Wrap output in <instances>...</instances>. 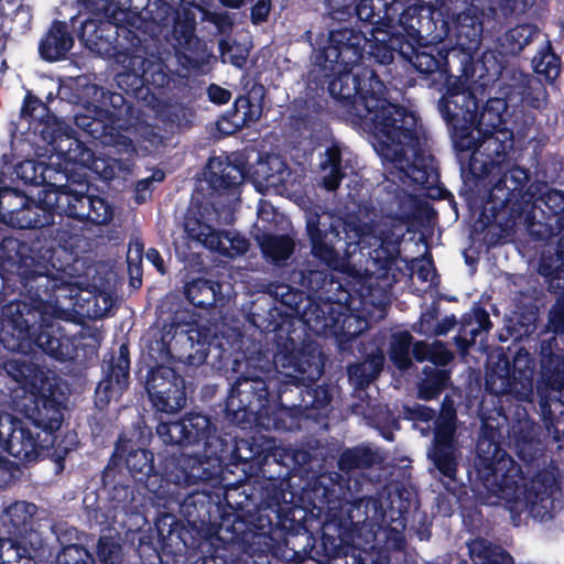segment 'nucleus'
Listing matches in <instances>:
<instances>
[{"label":"nucleus","instance_id":"54","mask_svg":"<svg viewBox=\"0 0 564 564\" xmlns=\"http://www.w3.org/2000/svg\"><path fill=\"white\" fill-rule=\"evenodd\" d=\"M219 1L228 7L239 8L245 3L246 0H219Z\"/></svg>","mask_w":564,"mask_h":564},{"label":"nucleus","instance_id":"32","mask_svg":"<svg viewBox=\"0 0 564 564\" xmlns=\"http://www.w3.org/2000/svg\"><path fill=\"white\" fill-rule=\"evenodd\" d=\"M188 444L197 443L207 437L210 422L208 417L200 414H192L184 419Z\"/></svg>","mask_w":564,"mask_h":564},{"label":"nucleus","instance_id":"22","mask_svg":"<svg viewBox=\"0 0 564 564\" xmlns=\"http://www.w3.org/2000/svg\"><path fill=\"white\" fill-rule=\"evenodd\" d=\"M383 361L382 350L378 349L376 352H371L364 362L351 366L349 377L359 386L368 383L380 372Z\"/></svg>","mask_w":564,"mask_h":564},{"label":"nucleus","instance_id":"23","mask_svg":"<svg viewBox=\"0 0 564 564\" xmlns=\"http://www.w3.org/2000/svg\"><path fill=\"white\" fill-rule=\"evenodd\" d=\"M535 29L531 24L518 25L509 30L501 39V47L506 54H517L533 39Z\"/></svg>","mask_w":564,"mask_h":564},{"label":"nucleus","instance_id":"38","mask_svg":"<svg viewBox=\"0 0 564 564\" xmlns=\"http://www.w3.org/2000/svg\"><path fill=\"white\" fill-rule=\"evenodd\" d=\"M151 454L144 449L132 451L127 457V466L132 471L143 473L151 469Z\"/></svg>","mask_w":564,"mask_h":564},{"label":"nucleus","instance_id":"10","mask_svg":"<svg viewBox=\"0 0 564 564\" xmlns=\"http://www.w3.org/2000/svg\"><path fill=\"white\" fill-rule=\"evenodd\" d=\"M0 217L13 227H42L51 223L52 212L39 202H30L19 192L3 187L0 188Z\"/></svg>","mask_w":564,"mask_h":564},{"label":"nucleus","instance_id":"56","mask_svg":"<svg viewBox=\"0 0 564 564\" xmlns=\"http://www.w3.org/2000/svg\"><path fill=\"white\" fill-rule=\"evenodd\" d=\"M354 322H357V323H362L366 325V322H362V321H358L357 318L355 317H348L345 319V325H347V328L349 329L352 325Z\"/></svg>","mask_w":564,"mask_h":564},{"label":"nucleus","instance_id":"48","mask_svg":"<svg viewBox=\"0 0 564 564\" xmlns=\"http://www.w3.org/2000/svg\"><path fill=\"white\" fill-rule=\"evenodd\" d=\"M147 259L158 269L160 273H164V263L163 259L160 256L159 251L155 249H149L145 254Z\"/></svg>","mask_w":564,"mask_h":564},{"label":"nucleus","instance_id":"12","mask_svg":"<svg viewBox=\"0 0 564 564\" xmlns=\"http://www.w3.org/2000/svg\"><path fill=\"white\" fill-rule=\"evenodd\" d=\"M148 393L162 412H175L186 403L184 380L170 367H159L148 380Z\"/></svg>","mask_w":564,"mask_h":564},{"label":"nucleus","instance_id":"14","mask_svg":"<svg viewBox=\"0 0 564 564\" xmlns=\"http://www.w3.org/2000/svg\"><path fill=\"white\" fill-rule=\"evenodd\" d=\"M456 413L452 405H444L436 422L434 447L431 452L435 466L444 476L454 478L457 457L454 445Z\"/></svg>","mask_w":564,"mask_h":564},{"label":"nucleus","instance_id":"55","mask_svg":"<svg viewBox=\"0 0 564 564\" xmlns=\"http://www.w3.org/2000/svg\"><path fill=\"white\" fill-rule=\"evenodd\" d=\"M420 412V415L422 417V420L424 421H429L433 417V411L432 410H429V409H419L417 410Z\"/></svg>","mask_w":564,"mask_h":564},{"label":"nucleus","instance_id":"4","mask_svg":"<svg viewBox=\"0 0 564 564\" xmlns=\"http://www.w3.org/2000/svg\"><path fill=\"white\" fill-rule=\"evenodd\" d=\"M332 220L333 217L328 214H307L306 230L311 239L312 252L327 265L334 267L335 270L346 272L351 276L359 275V270L347 258L355 254L357 249L375 246L376 243L371 240L378 242L380 239L371 234L370 228H360L352 223L345 224L346 258H340L337 253L340 247H336V243L340 242L337 228L341 221L337 219V224H334Z\"/></svg>","mask_w":564,"mask_h":564},{"label":"nucleus","instance_id":"58","mask_svg":"<svg viewBox=\"0 0 564 564\" xmlns=\"http://www.w3.org/2000/svg\"><path fill=\"white\" fill-rule=\"evenodd\" d=\"M112 102L121 101L122 97L120 95H112L111 96Z\"/></svg>","mask_w":564,"mask_h":564},{"label":"nucleus","instance_id":"15","mask_svg":"<svg viewBox=\"0 0 564 564\" xmlns=\"http://www.w3.org/2000/svg\"><path fill=\"white\" fill-rule=\"evenodd\" d=\"M15 174L24 183L44 185L43 188L37 191V202L47 210L54 212V208L46 207L41 197L43 198L44 196L42 192L48 188L65 191L64 187L56 186V182L63 178V175L57 169L50 163L47 165L45 161L26 160L15 166Z\"/></svg>","mask_w":564,"mask_h":564},{"label":"nucleus","instance_id":"59","mask_svg":"<svg viewBox=\"0 0 564 564\" xmlns=\"http://www.w3.org/2000/svg\"><path fill=\"white\" fill-rule=\"evenodd\" d=\"M391 57H392V56H391V53H389V52H388V53H386V54H384V62H388L389 59H391Z\"/></svg>","mask_w":564,"mask_h":564},{"label":"nucleus","instance_id":"34","mask_svg":"<svg viewBox=\"0 0 564 564\" xmlns=\"http://www.w3.org/2000/svg\"><path fill=\"white\" fill-rule=\"evenodd\" d=\"M243 180V174L240 169L234 165H226L221 171V175L213 174L210 183L219 188H235Z\"/></svg>","mask_w":564,"mask_h":564},{"label":"nucleus","instance_id":"29","mask_svg":"<svg viewBox=\"0 0 564 564\" xmlns=\"http://www.w3.org/2000/svg\"><path fill=\"white\" fill-rule=\"evenodd\" d=\"M98 557L104 564H119L121 561L120 538L104 535L98 543Z\"/></svg>","mask_w":564,"mask_h":564},{"label":"nucleus","instance_id":"3","mask_svg":"<svg viewBox=\"0 0 564 564\" xmlns=\"http://www.w3.org/2000/svg\"><path fill=\"white\" fill-rule=\"evenodd\" d=\"M478 475L495 495L516 512L528 511L533 518L544 520L550 516V494L554 485L551 474H540L528 479L499 446L486 436L477 443Z\"/></svg>","mask_w":564,"mask_h":564},{"label":"nucleus","instance_id":"13","mask_svg":"<svg viewBox=\"0 0 564 564\" xmlns=\"http://www.w3.org/2000/svg\"><path fill=\"white\" fill-rule=\"evenodd\" d=\"M185 230L192 239L228 257L243 253L248 249V242L243 237L232 231L215 230L198 219L192 210L185 220Z\"/></svg>","mask_w":564,"mask_h":564},{"label":"nucleus","instance_id":"57","mask_svg":"<svg viewBox=\"0 0 564 564\" xmlns=\"http://www.w3.org/2000/svg\"><path fill=\"white\" fill-rule=\"evenodd\" d=\"M75 119H76V122L78 126L84 127V128L87 127V124L83 121V118H80L78 115H76Z\"/></svg>","mask_w":564,"mask_h":564},{"label":"nucleus","instance_id":"45","mask_svg":"<svg viewBox=\"0 0 564 564\" xmlns=\"http://www.w3.org/2000/svg\"><path fill=\"white\" fill-rule=\"evenodd\" d=\"M549 328L557 333L564 328V311L562 308H554L550 313Z\"/></svg>","mask_w":564,"mask_h":564},{"label":"nucleus","instance_id":"18","mask_svg":"<svg viewBox=\"0 0 564 564\" xmlns=\"http://www.w3.org/2000/svg\"><path fill=\"white\" fill-rule=\"evenodd\" d=\"M73 45L64 23L56 22L50 29L46 37L40 44V53L47 61H57L66 54Z\"/></svg>","mask_w":564,"mask_h":564},{"label":"nucleus","instance_id":"20","mask_svg":"<svg viewBox=\"0 0 564 564\" xmlns=\"http://www.w3.org/2000/svg\"><path fill=\"white\" fill-rule=\"evenodd\" d=\"M257 240L263 254L276 263L286 260L294 249V242L288 236H269L263 234L258 236Z\"/></svg>","mask_w":564,"mask_h":564},{"label":"nucleus","instance_id":"36","mask_svg":"<svg viewBox=\"0 0 564 564\" xmlns=\"http://www.w3.org/2000/svg\"><path fill=\"white\" fill-rule=\"evenodd\" d=\"M85 7L95 13H108L110 11H115L117 9H133L138 10L137 6L127 4L122 0H84Z\"/></svg>","mask_w":564,"mask_h":564},{"label":"nucleus","instance_id":"8","mask_svg":"<svg viewBox=\"0 0 564 564\" xmlns=\"http://www.w3.org/2000/svg\"><path fill=\"white\" fill-rule=\"evenodd\" d=\"M41 133L48 148L40 156L47 158L50 164L61 172L63 178L69 164L90 166L94 163L93 152L85 148L78 139L68 134L61 121L54 119L52 122H47Z\"/></svg>","mask_w":564,"mask_h":564},{"label":"nucleus","instance_id":"25","mask_svg":"<svg viewBox=\"0 0 564 564\" xmlns=\"http://www.w3.org/2000/svg\"><path fill=\"white\" fill-rule=\"evenodd\" d=\"M411 335L402 332L393 334L391 339L390 358L393 364L400 368L405 369L411 365L409 349L411 346Z\"/></svg>","mask_w":564,"mask_h":564},{"label":"nucleus","instance_id":"28","mask_svg":"<svg viewBox=\"0 0 564 564\" xmlns=\"http://www.w3.org/2000/svg\"><path fill=\"white\" fill-rule=\"evenodd\" d=\"M535 73L546 82H553L560 75L558 58L551 52H540L532 61Z\"/></svg>","mask_w":564,"mask_h":564},{"label":"nucleus","instance_id":"6","mask_svg":"<svg viewBox=\"0 0 564 564\" xmlns=\"http://www.w3.org/2000/svg\"><path fill=\"white\" fill-rule=\"evenodd\" d=\"M36 512V506L17 501L4 510V523L11 525L14 538L0 539V564H36L42 547V536L28 531V524Z\"/></svg>","mask_w":564,"mask_h":564},{"label":"nucleus","instance_id":"61","mask_svg":"<svg viewBox=\"0 0 564 564\" xmlns=\"http://www.w3.org/2000/svg\"><path fill=\"white\" fill-rule=\"evenodd\" d=\"M437 8V3L431 4V9L435 10Z\"/></svg>","mask_w":564,"mask_h":564},{"label":"nucleus","instance_id":"5","mask_svg":"<svg viewBox=\"0 0 564 564\" xmlns=\"http://www.w3.org/2000/svg\"><path fill=\"white\" fill-rule=\"evenodd\" d=\"M4 371L23 390L32 395H39L35 403V410L32 415L33 422L40 426V431H47L52 435L58 429L63 415L58 404L47 397L51 392L48 376L25 359H11L4 364Z\"/></svg>","mask_w":564,"mask_h":564},{"label":"nucleus","instance_id":"2","mask_svg":"<svg viewBox=\"0 0 564 564\" xmlns=\"http://www.w3.org/2000/svg\"><path fill=\"white\" fill-rule=\"evenodd\" d=\"M52 251L4 238L0 243V267L17 273L23 290L22 300L2 310L0 341L12 351L26 352L35 344L52 357L65 360L73 356L68 337L55 328L54 321L65 315L61 297L73 296V289L52 276Z\"/></svg>","mask_w":564,"mask_h":564},{"label":"nucleus","instance_id":"63","mask_svg":"<svg viewBox=\"0 0 564 564\" xmlns=\"http://www.w3.org/2000/svg\"><path fill=\"white\" fill-rule=\"evenodd\" d=\"M476 545H477V542H475V543L473 544V546H471V551H473V552L475 551Z\"/></svg>","mask_w":564,"mask_h":564},{"label":"nucleus","instance_id":"49","mask_svg":"<svg viewBox=\"0 0 564 564\" xmlns=\"http://www.w3.org/2000/svg\"><path fill=\"white\" fill-rule=\"evenodd\" d=\"M489 561L490 564H513L512 557L503 551L494 553Z\"/></svg>","mask_w":564,"mask_h":564},{"label":"nucleus","instance_id":"44","mask_svg":"<svg viewBox=\"0 0 564 564\" xmlns=\"http://www.w3.org/2000/svg\"><path fill=\"white\" fill-rule=\"evenodd\" d=\"M208 96L213 102L226 104L230 99V93L219 86L212 85L208 88Z\"/></svg>","mask_w":564,"mask_h":564},{"label":"nucleus","instance_id":"30","mask_svg":"<svg viewBox=\"0 0 564 564\" xmlns=\"http://www.w3.org/2000/svg\"><path fill=\"white\" fill-rule=\"evenodd\" d=\"M158 435L166 444H188L184 419L180 422L161 423L156 429Z\"/></svg>","mask_w":564,"mask_h":564},{"label":"nucleus","instance_id":"11","mask_svg":"<svg viewBox=\"0 0 564 564\" xmlns=\"http://www.w3.org/2000/svg\"><path fill=\"white\" fill-rule=\"evenodd\" d=\"M459 101L465 102L466 111L463 109L457 111L454 110L452 113L453 118L462 116L466 122H469L473 126L475 124L478 131L485 135H491L496 132L503 135L508 134V132L501 130V126L503 124V115L507 111V102L505 99H489L479 116L475 112L477 105L474 97L467 94L453 95L446 99L448 111H451V105L456 107Z\"/></svg>","mask_w":564,"mask_h":564},{"label":"nucleus","instance_id":"33","mask_svg":"<svg viewBox=\"0 0 564 564\" xmlns=\"http://www.w3.org/2000/svg\"><path fill=\"white\" fill-rule=\"evenodd\" d=\"M143 245L140 241H133L129 245L127 253L128 269L131 276V284L134 288L141 285V260Z\"/></svg>","mask_w":564,"mask_h":564},{"label":"nucleus","instance_id":"41","mask_svg":"<svg viewBox=\"0 0 564 564\" xmlns=\"http://www.w3.org/2000/svg\"><path fill=\"white\" fill-rule=\"evenodd\" d=\"M414 65L423 73H431L438 67V62L425 52L417 53Z\"/></svg>","mask_w":564,"mask_h":564},{"label":"nucleus","instance_id":"47","mask_svg":"<svg viewBox=\"0 0 564 564\" xmlns=\"http://www.w3.org/2000/svg\"><path fill=\"white\" fill-rule=\"evenodd\" d=\"M356 12L359 19L365 21L371 20L375 15L373 8L368 4V0H361L356 7Z\"/></svg>","mask_w":564,"mask_h":564},{"label":"nucleus","instance_id":"52","mask_svg":"<svg viewBox=\"0 0 564 564\" xmlns=\"http://www.w3.org/2000/svg\"><path fill=\"white\" fill-rule=\"evenodd\" d=\"M487 386L494 393H503L507 391L508 388V384L505 380L500 388H495V380L492 376L487 377Z\"/></svg>","mask_w":564,"mask_h":564},{"label":"nucleus","instance_id":"62","mask_svg":"<svg viewBox=\"0 0 564 564\" xmlns=\"http://www.w3.org/2000/svg\"><path fill=\"white\" fill-rule=\"evenodd\" d=\"M349 6H350V2H346V1H345V2L343 3V7H349Z\"/></svg>","mask_w":564,"mask_h":564},{"label":"nucleus","instance_id":"1","mask_svg":"<svg viewBox=\"0 0 564 564\" xmlns=\"http://www.w3.org/2000/svg\"><path fill=\"white\" fill-rule=\"evenodd\" d=\"M329 43L324 51V68L337 75L329 83L330 95L351 104L350 112L372 135V145L384 162L392 163L413 182L425 183L426 172L413 161L415 117L383 97L384 86L375 75L361 87L356 76L349 74L351 66L362 58L368 39L358 31L343 29L329 34Z\"/></svg>","mask_w":564,"mask_h":564},{"label":"nucleus","instance_id":"53","mask_svg":"<svg viewBox=\"0 0 564 564\" xmlns=\"http://www.w3.org/2000/svg\"><path fill=\"white\" fill-rule=\"evenodd\" d=\"M85 102L87 104V106H86L87 107V111L89 113L94 115V118H96V119L99 118V116L101 113L99 107L97 105H95V104L89 102V101H85Z\"/></svg>","mask_w":564,"mask_h":564},{"label":"nucleus","instance_id":"21","mask_svg":"<svg viewBox=\"0 0 564 564\" xmlns=\"http://www.w3.org/2000/svg\"><path fill=\"white\" fill-rule=\"evenodd\" d=\"M262 106L258 100H251L249 97H239L235 101V110L231 116V122L236 129H241L260 119Z\"/></svg>","mask_w":564,"mask_h":564},{"label":"nucleus","instance_id":"17","mask_svg":"<svg viewBox=\"0 0 564 564\" xmlns=\"http://www.w3.org/2000/svg\"><path fill=\"white\" fill-rule=\"evenodd\" d=\"M174 338L175 344H184L186 341L192 348H195L194 352L183 357L186 361L189 364H200L206 359L208 347L214 344L217 336L215 327L198 324L191 326L187 330L176 332Z\"/></svg>","mask_w":564,"mask_h":564},{"label":"nucleus","instance_id":"7","mask_svg":"<svg viewBox=\"0 0 564 564\" xmlns=\"http://www.w3.org/2000/svg\"><path fill=\"white\" fill-rule=\"evenodd\" d=\"M55 436L40 431L32 417L0 414V448L21 460H34L54 445Z\"/></svg>","mask_w":564,"mask_h":564},{"label":"nucleus","instance_id":"50","mask_svg":"<svg viewBox=\"0 0 564 564\" xmlns=\"http://www.w3.org/2000/svg\"><path fill=\"white\" fill-rule=\"evenodd\" d=\"M164 178V173L161 171H158L152 174L151 178H144L138 182L137 189L142 191L145 189L150 183L151 180L161 182Z\"/></svg>","mask_w":564,"mask_h":564},{"label":"nucleus","instance_id":"24","mask_svg":"<svg viewBox=\"0 0 564 564\" xmlns=\"http://www.w3.org/2000/svg\"><path fill=\"white\" fill-rule=\"evenodd\" d=\"M413 354L419 361L430 360L435 365H446L453 358V354L441 341H435L432 345L416 343Z\"/></svg>","mask_w":564,"mask_h":564},{"label":"nucleus","instance_id":"39","mask_svg":"<svg viewBox=\"0 0 564 564\" xmlns=\"http://www.w3.org/2000/svg\"><path fill=\"white\" fill-rule=\"evenodd\" d=\"M85 552L82 547L76 545H69L57 555V564H88L84 561Z\"/></svg>","mask_w":564,"mask_h":564},{"label":"nucleus","instance_id":"51","mask_svg":"<svg viewBox=\"0 0 564 564\" xmlns=\"http://www.w3.org/2000/svg\"><path fill=\"white\" fill-rule=\"evenodd\" d=\"M84 95L87 97H91L96 101L99 100V97H105V94L96 85L85 86Z\"/></svg>","mask_w":564,"mask_h":564},{"label":"nucleus","instance_id":"9","mask_svg":"<svg viewBox=\"0 0 564 564\" xmlns=\"http://www.w3.org/2000/svg\"><path fill=\"white\" fill-rule=\"evenodd\" d=\"M42 202L47 208L65 213L72 217L87 219L97 225L108 224L112 219L111 206L101 197L74 195L65 191L48 188L42 192Z\"/></svg>","mask_w":564,"mask_h":564},{"label":"nucleus","instance_id":"26","mask_svg":"<svg viewBox=\"0 0 564 564\" xmlns=\"http://www.w3.org/2000/svg\"><path fill=\"white\" fill-rule=\"evenodd\" d=\"M186 294L194 305H212L216 301V285L207 280H197L187 286Z\"/></svg>","mask_w":564,"mask_h":564},{"label":"nucleus","instance_id":"31","mask_svg":"<svg viewBox=\"0 0 564 564\" xmlns=\"http://www.w3.org/2000/svg\"><path fill=\"white\" fill-rule=\"evenodd\" d=\"M93 30L97 31L95 22L86 21L83 25L82 39L88 48L101 56H112L115 53V47L108 40L102 39V36H90L88 33Z\"/></svg>","mask_w":564,"mask_h":564},{"label":"nucleus","instance_id":"43","mask_svg":"<svg viewBox=\"0 0 564 564\" xmlns=\"http://www.w3.org/2000/svg\"><path fill=\"white\" fill-rule=\"evenodd\" d=\"M545 204L555 213L564 210V195L560 192H550L545 197Z\"/></svg>","mask_w":564,"mask_h":564},{"label":"nucleus","instance_id":"19","mask_svg":"<svg viewBox=\"0 0 564 564\" xmlns=\"http://www.w3.org/2000/svg\"><path fill=\"white\" fill-rule=\"evenodd\" d=\"M322 180L325 188L333 191L337 188L339 181L346 176L341 167V156L338 147L328 148L321 162Z\"/></svg>","mask_w":564,"mask_h":564},{"label":"nucleus","instance_id":"37","mask_svg":"<svg viewBox=\"0 0 564 564\" xmlns=\"http://www.w3.org/2000/svg\"><path fill=\"white\" fill-rule=\"evenodd\" d=\"M369 453L364 448H355L345 452L339 459L341 469L360 467L369 463Z\"/></svg>","mask_w":564,"mask_h":564},{"label":"nucleus","instance_id":"46","mask_svg":"<svg viewBox=\"0 0 564 564\" xmlns=\"http://www.w3.org/2000/svg\"><path fill=\"white\" fill-rule=\"evenodd\" d=\"M528 178L527 172L522 169L514 167L511 169L508 174L505 175V182L508 183L509 181L514 183L513 189H516L518 186L522 185Z\"/></svg>","mask_w":564,"mask_h":564},{"label":"nucleus","instance_id":"40","mask_svg":"<svg viewBox=\"0 0 564 564\" xmlns=\"http://www.w3.org/2000/svg\"><path fill=\"white\" fill-rule=\"evenodd\" d=\"M534 0H503V11L509 14H522L530 9Z\"/></svg>","mask_w":564,"mask_h":564},{"label":"nucleus","instance_id":"16","mask_svg":"<svg viewBox=\"0 0 564 564\" xmlns=\"http://www.w3.org/2000/svg\"><path fill=\"white\" fill-rule=\"evenodd\" d=\"M288 175L284 162L276 155H268L257 162L251 177L256 189L265 193L278 189L286 182Z\"/></svg>","mask_w":564,"mask_h":564},{"label":"nucleus","instance_id":"42","mask_svg":"<svg viewBox=\"0 0 564 564\" xmlns=\"http://www.w3.org/2000/svg\"><path fill=\"white\" fill-rule=\"evenodd\" d=\"M271 10V0H258L251 9V19L254 23L267 20Z\"/></svg>","mask_w":564,"mask_h":564},{"label":"nucleus","instance_id":"60","mask_svg":"<svg viewBox=\"0 0 564 564\" xmlns=\"http://www.w3.org/2000/svg\"><path fill=\"white\" fill-rule=\"evenodd\" d=\"M361 329H362V328L360 327L358 330H354V332L348 330V333H349V334H351V335H356L357 333H360V332H361Z\"/></svg>","mask_w":564,"mask_h":564},{"label":"nucleus","instance_id":"35","mask_svg":"<svg viewBox=\"0 0 564 564\" xmlns=\"http://www.w3.org/2000/svg\"><path fill=\"white\" fill-rule=\"evenodd\" d=\"M219 50L224 63H230L237 67H241L246 62L248 52L238 45H231L228 41L219 42Z\"/></svg>","mask_w":564,"mask_h":564},{"label":"nucleus","instance_id":"27","mask_svg":"<svg viewBox=\"0 0 564 564\" xmlns=\"http://www.w3.org/2000/svg\"><path fill=\"white\" fill-rule=\"evenodd\" d=\"M425 370L426 378L420 386V397L425 400L436 397L448 381V373L445 370L429 368Z\"/></svg>","mask_w":564,"mask_h":564}]
</instances>
